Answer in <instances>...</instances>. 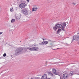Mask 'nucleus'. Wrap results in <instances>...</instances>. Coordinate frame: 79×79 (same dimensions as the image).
I'll list each match as a JSON object with an SVG mask.
<instances>
[{"mask_svg":"<svg viewBox=\"0 0 79 79\" xmlns=\"http://www.w3.org/2000/svg\"><path fill=\"white\" fill-rule=\"evenodd\" d=\"M23 49L22 48H17L15 51V55L16 56H18V55H19L21 54V52H23Z\"/></svg>","mask_w":79,"mask_h":79,"instance_id":"obj_1","label":"nucleus"},{"mask_svg":"<svg viewBox=\"0 0 79 79\" xmlns=\"http://www.w3.org/2000/svg\"><path fill=\"white\" fill-rule=\"evenodd\" d=\"M27 49H28L30 51H38L39 50V48L37 47H32L31 48H26L25 50L27 51Z\"/></svg>","mask_w":79,"mask_h":79,"instance_id":"obj_2","label":"nucleus"},{"mask_svg":"<svg viewBox=\"0 0 79 79\" xmlns=\"http://www.w3.org/2000/svg\"><path fill=\"white\" fill-rule=\"evenodd\" d=\"M63 77L60 76V79H68L69 77V75L67 73L64 74Z\"/></svg>","mask_w":79,"mask_h":79,"instance_id":"obj_3","label":"nucleus"},{"mask_svg":"<svg viewBox=\"0 0 79 79\" xmlns=\"http://www.w3.org/2000/svg\"><path fill=\"white\" fill-rule=\"evenodd\" d=\"M21 12L24 14V15L25 16L28 15V12L27 11V10L26 9L21 10Z\"/></svg>","mask_w":79,"mask_h":79,"instance_id":"obj_4","label":"nucleus"},{"mask_svg":"<svg viewBox=\"0 0 79 79\" xmlns=\"http://www.w3.org/2000/svg\"><path fill=\"white\" fill-rule=\"evenodd\" d=\"M77 35H75L73 37V40H78L79 39V33H77Z\"/></svg>","mask_w":79,"mask_h":79,"instance_id":"obj_5","label":"nucleus"},{"mask_svg":"<svg viewBox=\"0 0 79 79\" xmlns=\"http://www.w3.org/2000/svg\"><path fill=\"white\" fill-rule=\"evenodd\" d=\"M19 8H21L22 9L26 7V4L25 3H22L19 6Z\"/></svg>","mask_w":79,"mask_h":79,"instance_id":"obj_6","label":"nucleus"},{"mask_svg":"<svg viewBox=\"0 0 79 79\" xmlns=\"http://www.w3.org/2000/svg\"><path fill=\"white\" fill-rule=\"evenodd\" d=\"M77 73V71H71L70 73H69V76H73L74 74H76Z\"/></svg>","mask_w":79,"mask_h":79,"instance_id":"obj_7","label":"nucleus"},{"mask_svg":"<svg viewBox=\"0 0 79 79\" xmlns=\"http://www.w3.org/2000/svg\"><path fill=\"white\" fill-rule=\"evenodd\" d=\"M52 72L54 74H56V75H59V73L56 72V69H52Z\"/></svg>","mask_w":79,"mask_h":79,"instance_id":"obj_8","label":"nucleus"},{"mask_svg":"<svg viewBox=\"0 0 79 79\" xmlns=\"http://www.w3.org/2000/svg\"><path fill=\"white\" fill-rule=\"evenodd\" d=\"M55 26L58 28H61V27H62V25L61 24L57 23L56 24V25H55Z\"/></svg>","mask_w":79,"mask_h":79,"instance_id":"obj_9","label":"nucleus"},{"mask_svg":"<svg viewBox=\"0 0 79 79\" xmlns=\"http://www.w3.org/2000/svg\"><path fill=\"white\" fill-rule=\"evenodd\" d=\"M47 75L46 74H44L41 77V79H47Z\"/></svg>","mask_w":79,"mask_h":79,"instance_id":"obj_10","label":"nucleus"},{"mask_svg":"<svg viewBox=\"0 0 79 79\" xmlns=\"http://www.w3.org/2000/svg\"><path fill=\"white\" fill-rule=\"evenodd\" d=\"M63 24L62 26L66 27V23L64 22L63 23Z\"/></svg>","mask_w":79,"mask_h":79,"instance_id":"obj_11","label":"nucleus"},{"mask_svg":"<svg viewBox=\"0 0 79 79\" xmlns=\"http://www.w3.org/2000/svg\"><path fill=\"white\" fill-rule=\"evenodd\" d=\"M53 29H54V31H56V29H57L58 28L57 27H55H55H53Z\"/></svg>","mask_w":79,"mask_h":79,"instance_id":"obj_12","label":"nucleus"},{"mask_svg":"<svg viewBox=\"0 0 79 79\" xmlns=\"http://www.w3.org/2000/svg\"><path fill=\"white\" fill-rule=\"evenodd\" d=\"M60 31H61V29L60 28L58 30L56 34H60Z\"/></svg>","mask_w":79,"mask_h":79,"instance_id":"obj_13","label":"nucleus"},{"mask_svg":"<svg viewBox=\"0 0 79 79\" xmlns=\"http://www.w3.org/2000/svg\"><path fill=\"white\" fill-rule=\"evenodd\" d=\"M37 7L33 8V9H32V11H37Z\"/></svg>","mask_w":79,"mask_h":79,"instance_id":"obj_14","label":"nucleus"},{"mask_svg":"<svg viewBox=\"0 0 79 79\" xmlns=\"http://www.w3.org/2000/svg\"><path fill=\"white\" fill-rule=\"evenodd\" d=\"M64 28H65V27L62 26V27H61V29L62 30V31H65V29H64Z\"/></svg>","mask_w":79,"mask_h":79,"instance_id":"obj_15","label":"nucleus"},{"mask_svg":"<svg viewBox=\"0 0 79 79\" xmlns=\"http://www.w3.org/2000/svg\"><path fill=\"white\" fill-rule=\"evenodd\" d=\"M44 45H47L48 44V41H44Z\"/></svg>","mask_w":79,"mask_h":79,"instance_id":"obj_16","label":"nucleus"},{"mask_svg":"<svg viewBox=\"0 0 79 79\" xmlns=\"http://www.w3.org/2000/svg\"><path fill=\"white\" fill-rule=\"evenodd\" d=\"M48 42H55V41H52L51 40H49V39H48Z\"/></svg>","mask_w":79,"mask_h":79,"instance_id":"obj_17","label":"nucleus"},{"mask_svg":"<svg viewBox=\"0 0 79 79\" xmlns=\"http://www.w3.org/2000/svg\"><path fill=\"white\" fill-rule=\"evenodd\" d=\"M44 41H43L42 43H39V45H44Z\"/></svg>","mask_w":79,"mask_h":79,"instance_id":"obj_18","label":"nucleus"},{"mask_svg":"<svg viewBox=\"0 0 79 79\" xmlns=\"http://www.w3.org/2000/svg\"><path fill=\"white\" fill-rule=\"evenodd\" d=\"M11 23H14V22H15V19H12L11 21Z\"/></svg>","mask_w":79,"mask_h":79,"instance_id":"obj_19","label":"nucleus"},{"mask_svg":"<svg viewBox=\"0 0 79 79\" xmlns=\"http://www.w3.org/2000/svg\"><path fill=\"white\" fill-rule=\"evenodd\" d=\"M10 11H11V12H12V11H13V8H10Z\"/></svg>","mask_w":79,"mask_h":79,"instance_id":"obj_20","label":"nucleus"},{"mask_svg":"<svg viewBox=\"0 0 79 79\" xmlns=\"http://www.w3.org/2000/svg\"><path fill=\"white\" fill-rule=\"evenodd\" d=\"M21 18V17H17V18H16V19H17V20H19V19H20Z\"/></svg>","mask_w":79,"mask_h":79,"instance_id":"obj_21","label":"nucleus"},{"mask_svg":"<svg viewBox=\"0 0 79 79\" xmlns=\"http://www.w3.org/2000/svg\"><path fill=\"white\" fill-rule=\"evenodd\" d=\"M49 74L50 75H51V76H53V73H51V72H49Z\"/></svg>","mask_w":79,"mask_h":79,"instance_id":"obj_22","label":"nucleus"},{"mask_svg":"<svg viewBox=\"0 0 79 79\" xmlns=\"http://www.w3.org/2000/svg\"><path fill=\"white\" fill-rule=\"evenodd\" d=\"M6 56V53H5L3 54V56H4V57H5V56Z\"/></svg>","mask_w":79,"mask_h":79,"instance_id":"obj_23","label":"nucleus"},{"mask_svg":"<svg viewBox=\"0 0 79 79\" xmlns=\"http://www.w3.org/2000/svg\"><path fill=\"white\" fill-rule=\"evenodd\" d=\"M2 11V9L1 8H0V12H1Z\"/></svg>","mask_w":79,"mask_h":79,"instance_id":"obj_24","label":"nucleus"},{"mask_svg":"<svg viewBox=\"0 0 79 79\" xmlns=\"http://www.w3.org/2000/svg\"><path fill=\"white\" fill-rule=\"evenodd\" d=\"M2 33H3V32H0V35H1V34H2Z\"/></svg>","mask_w":79,"mask_h":79,"instance_id":"obj_25","label":"nucleus"},{"mask_svg":"<svg viewBox=\"0 0 79 79\" xmlns=\"http://www.w3.org/2000/svg\"><path fill=\"white\" fill-rule=\"evenodd\" d=\"M73 5H76V3L75 4V3H74V2H73Z\"/></svg>","mask_w":79,"mask_h":79,"instance_id":"obj_26","label":"nucleus"},{"mask_svg":"<svg viewBox=\"0 0 79 79\" xmlns=\"http://www.w3.org/2000/svg\"><path fill=\"white\" fill-rule=\"evenodd\" d=\"M44 40H47V38H44Z\"/></svg>","mask_w":79,"mask_h":79,"instance_id":"obj_27","label":"nucleus"},{"mask_svg":"<svg viewBox=\"0 0 79 79\" xmlns=\"http://www.w3.org/2000/svg\"><path fill=\"white\" fill-rule=\"evenodd\" d=\"M52 47V46H48V47Z\"/></svg>","mask_w":79,"mask_h":79,"instance_id":"obj_28","label":"nucleus"},{"mask_svg":"<svg viewBox=\"0 0 79 79\" xmlns=\"http://www.w3.org/2000/svg\"><path fill=\"white\" fill-rule=\"evenodd\" d=\"M27 1V2H29V0H26Z\"/></svg>","mask_w":79,"mask_h":79,"instance_id":"obj_29","label":"nucleus"},{"mask_svg":"<svg viewBox=\"0 0 79 79\" xmlns=\"http://www.w3.org/2000/svg\"><path fill=\"white\" fill-rule=\"evenodd\" d=\"M53 59H54V60H55V59H54V58H52V60H53Z\"/></svg>","mask_w":79,"mask_h":79,"instance_id":"obj_30","label":"nucleus"},{"mask_svg":"<svg viewBox=\"0 0 79 79\" xmlns=\"http://www.w3.org/2000/svg\"><path fill=\"white\" fill-rule=\"evenodd\" d=\"M60 49V48H57V49L58 50V49Z\"/></svg>","mask_w":79,"mask_h":79,"instance_id":"obj_31","label":"nucleus"},{"mask_svg":"<svg viewBox=\"0 0 79 79\" xmlns=\"http://www.w3.org/2000/svg\"><path fill=\"white\" fill-rule=\"evenodd\" d=\"M43 40H45L44 39V38H43Z\"/></svg>","mask_w":79,"mask_h":79,"instance_id":"obj_32","label":"nucleus"},{"mask_svg":"<svg viewBox=\"0 0 79 79\" xmlns=\"http://www.w3.org/2000/svg\"><path fill=\"white\" fill-rule=\"evenodd\" d=\"M73 40H72V42H73Z\"/></svg>","mask_w":79,"mask_h":79,"instance_id":"obj_33","label":"nucleus"},{"mask_svg":"<svg viewBox=\"0 0 79 79\" xmlns=\"http://www.w3.org/2000/svg\"><path fill=\"white\" fill-rule=\"evenodd\" d=\"M50 45H52V43H50Z\"/></svg>","mask_w":79,"mask_h":79,"instance_id":"obj_34","label":"nucleus"},{"mask_svg":"<svg viewBox=\"0 0 79 79\" xmlns=\"http://www.w3.org/2000/svg\"><path fill=\"white\" fill-rule=\"evenodd\" d=\"M67 45H69V44H66Z\"/></svg>","mask_w":79,"mask_h":79,"instance_id":"obj_35","label":"nucleus"},{"mask_svg":"<svg viewBox=\"0 0 79 79\" xmlns=\"http://www.w3.org/2000/svg\"><path fill=\"white\" fill-rule=\"evenodd\" d=\"M52 50H55V49H52Z\"/></svg>","mask_w":79,"mask_h":79,"instance_id":"obj_36","label":"nucleus"},{"mask_svg":"<svg viewBox=\"0 0 79 79\" xmlns=\"http://www.w3.org/2000/svg\"><path fill=\"white\" fill-rule=\"evenodd\" d=\"M31 79H33L32 78H31Z\"/></svg>","mask_w":79,"mask_h":79,"instance_id":"obj_37","label":"nucleus"},{"mask_svg":"<svg viewBox=\"0 0 79 79\" xmlns=\"http://www.w3.org/2000/svg\"><path fill=\"white\" fill-rule=\"evenodd\" d=\"M17 0L19 1V0Z\"/></svg>","mask_w":79,"mask_h":79,"instance_id":"obj_38","label":"nucleus"}]
</instances>
